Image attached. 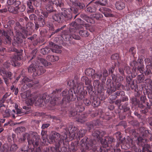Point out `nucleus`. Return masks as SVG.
Segmentation results:
<instances>
[{
  "label": "nucleus",
  "instance_id": "obj_31",
  "mask_svg": "<svg viewBox=\"0 0 152 152\" xmlns=\"http://www.w3.org/2000/svg\"><path fill=\"white\" fill-rule=\"evenodd\" d=\"M115 6L117 9L121 10L125 8V4L121 1H117L116 3Z\"/></svg>",
  "mask_w": 152,
  "mask_h": 152
},
{
  "label": "nucleus",
  "instance_id": "obj_21",
  "mask_svg": "<svg viewBox=\"0 0 152 152\" xmlns=\"http://www.w3.org/2000/svg\"><path fill=\"white\" fill-rule=\"evenodd\" d=\"M53 19L56 21L58 22H60L62 19H63V16L62 15L61 13H58L57 12H53Z\"/></svg>",
  "mask_w": 152,
  "mask_h": 152
},
{
  "label": "nucleus",
  "instance_id": "obj_14",
  "mask_svg": "<svg viewBox=\"0 0 152 152\" xmlns=\"http://www.w3.org/2000/svg\"><path fill=\"white\" fill-rule=\"evenodd\" d=\"M126 142L129 147H131L132 149L135 152H139V150L135 146L134 142L130 137H127ZM140 152L141 151H140Z\"/></svg>",
  "mask_w": 152,
  "mask_h": 152
},
{
  "label": "nucleus",
  "instance_id": "obj_51",
  "mask_svg": "<svg viewBox=\"0 0 152 152\" xmlns=\"http://www.w3.org/2000/svg\"><path fill=\"white\" fill-rule=\"evenodd\" d=\"M69 148L70 149V151L74 152L76 151L77 149V145L72 143L71 144Z\"/></svg>",
  "mask_w": 152,
  "mask_h": 152
},
{
  "label": "nucleus",
  "instance_id": "obj_28",
  "mask_svg": "<svg viewBox=\"0 0 152 152\" xmlns=\"http://www.w3.org/2000/svg\"><path fill=\"white\" fill-rule=\"evenodd\" d=\"M37 64H38V65L40 63H41L45 66H48L50 65V63L48 62L45 59L39 58H37Z\"/></svg>",
  "mask_w": 152,
  "mask_h": 152
},
{
  "label": "nucleus",
  "instance_id": "obj_47",
  "mask_svg": "<svg viewBox=\"0 0 152 152\" xmlns=\"http://www.w3.org/2000/svg\"><path fill=\"white\" fill-rule=\"evenodd\" d=\"M108 1L107 0H98L95 3H98L102 6H105L107 4Z\"/></svg>",
  "mask_w": 152,
  "mask_h": 152
},
{
  "label": "nucleus",
  "instance_id": "obj_13",
  "mask_svg": "<svg viewBox=\"0 0 152 152\" xmlns=\"http://www.w3.org/2000/svg\"><path fill=\"white\" fill-rule=\"evenodd\" d=\"M35 24V28L37 29L39 27H42L45 24L44 18L42 15L39 16L38 20L34 22Z\"/></svg>",
  "mask_w": 152,
  "mask_h": 152
},
{
  "label": "nucleus",
  "instance_id": "obj_42",
  "mask_svg": "<svg viewBox=\"0 0 152 152\" xmlns=\"http://www.w3.org/2000/svg\"><path fill=\"white\" fill-rule=\"evenodd\" d=\"M51 50V48H49L48 47H46L44 48L41 49V53L44 55L46 54L49 53Z\"/></svg>",
  "mask_w": 152,
  "mask_h": 152
},
{
  "label": "nucleus",
  "instance_id": "obj_60",
  "mask_svg": "<svg viewBox=\"0 0 152 152\" xmlns=\"http://www.w3.org/2000/svg\"><path fill=\"white\" fill-rule=\"evenodd\" d=\"M132 79V75H128L126 78V82L128 83V85H130L131 83V81Z\"/></svg>",
  "mask_w": 152,
  "mask_h": 152
},
{
  "label": "nucleus",
  "instance_id": "obj_59",
  "mask_svg": "<svg viewBox=\"0 0 152 152\" xmlns=\"http://www.w3.org/2000/svg\"><path fill=\"white\" fill-rule=\"evenodd\" d=\"M137 78L138 81H139V82L140 83L142 82L143 81L144 79V77L143 75H138Z\"/></svg>",
  "mask_w": 152,
  "mask_h": 152
},
{
  "label": "nucleus",
  "instance_id": "obj_57",
  "mask_svg": "<svg viewBox=\"0 0 152 152\" xmlns=\"http://www.w3.org/2000/svg\"><path fill=\"white\" fill-rule=\"evenodd\" d=\"M20 57H19V59H20ZM17 60H19V59L18 58H17V57L15 56L14 57H13L12 61L14 62V64H12V65L13 66H17V64H18L17 61H16Z\"/></svg>",
  "mask_w": 152,
  "mask_h": 152
},
{
  "label": "nucleus",
  "instance_id": "obj_64",
  "mask_svg": "<svg viewBox=\"0 0 152 152\" xmlns=\"http://www.w3.org/2000/svg\"><path fill=\"white\" fill-rule=\"evenodd\" d=\"M22 82H24L25 83H29V82H31V80L29 79L28 77H24L22 79Z\"/></svg>",
  "mask_w": 152,
  "mask_h": 152
},
{
  "label": "nucleus",
  "instance_id": "obj_2",
  "mask_svg": "<svg viewBox=\"0 0 152 152\" xmlns=\"http://www.w3.org/2000/svg\"><path fill=\"white\" fill-rule=\"evenodd\" d=\"M105 134V131L95 130L92 134V135L94 138V140L90 141V143H87L88 138L87 137H84L80 142L82 152H85L89 149H94L98 140L101 138Z\"/></svg>",
  "mask_w": 152,
  "mask_h": 152
},
{
  "label": "nucleus",
  "instance_id": "obj_54",
  "mask_svg": "<svg viewBox=\"0 0 152 152\" xmlns=\"http://www.w3.org/2000/svg\"><path fill=\"white\" fill-rule=\"evenodd\" d=\"M57 98H54L50 102V106H53L56 104Z\"/></svg>",
  "mask_w": 152,
  "mask_h": 152
},
{
  "label": "nucleus",
  "instance_id": "obj_23",
  "mask_svg": "<svg viewBox=\"0 0 152 152\" xmlns=\"http://www.w3.org/2000/svg\"><path fill=\"white\" fill-rule=\"evenodd\" d=\"M97 6L96 3H92L91 5L87 7L86 10L90 12H95L96 11Z\"/></svg>",
  "mask_w": 152,
  "mask_h": 152
},
{
  "label": "nucleus",
  "instance_id": "obj_38",
  "mask_svg": "<svg viewBox=\"0 0 152 152\" xmlns=\"http://www.w3.org/2000/svg\"><path fill=\"white\" fill-rule=\"evenodd\" d=\"M52 1L53 4H55L57 7H61L63 6L62 0H53Z\"/></svg>",
  "mask_w": 152,
  "mask_h": 152
},
{
  "label": "nucleus",
  "instance_id": "obj_40",
  "mask_svg": "<svg viewBox=\"0 0 152 152\" xmlns=\"http://www.w3.org/2000/svg\"><path fill=\"white\" fill-rule=\"evenodd\" d=\"M6 109V108L4 110H2V108H0V110L2 111H3L2 113L4 117H8L10 116V110H5Z\"/></svg>",
  "mask_w": 152,
  "mask_h": 152
},
{
  "label": "nucleus",
  "instance_id": "obj_9",
  "mask_svg": "<svg viewBox=\"0 0 152 152\" xmlns=\"http://www.w3.org/2000/svg\"><path fill=\"white\" fill-rule=\"evenodd\" d=\"M50 99L52 100V97L51 96L50 97L47 94L45 93L38 98L36 102V104L37 105L40 106L44 102L45 103L48 102L50 100Z\"/></svg>",
  "mask_w": 152,
  "mask_h": 152
},
{
  "label": "nucleus",
  "instance_id": "obj_15",
  "mask_svg": "<svg viewBox=\"0 0 152 152\" xmlns=\"http://www.w3.org/2000/svg\"><path fill=\"white\" fill-rule=\"evenodd\" d=\"M45 72V69L42 66L38 65L37 64L34 72V76H39L43 74Z\"/></svg>",
  "mask_w": 152,
  "mask_h": 152
},
{
  "label": "nucleus",
  "instance_id": "obj_25",
  "mask_svg": "<svg viewBox=\"0 0 152 152\" xmlns=\"http://www.w3.org/2000/svg\"><path fill=\"white\" fill-rule=\"evenodd\" d=\"M80 100H78L75 104L76 106L75 109L78 112L82 111L84 109L83 107L82 106V103L79 101Z\"/></svg>",
  "mask_w": 152,
  "mask_h": 152
},
{
  "label": "nucleus",
  "instance_id": "obj_43",
  "mask_svg": "<svg viewBox=\"0 0 152 152\" xmlns=\"http://www.w3.org/2000/svg\"><path fill=\"white\" fill-rule=\"evenodd\" d=\"M81 80L83 82H84L86 85H89L90 84L91 81L86 77L83 76L81 78Z\"/></svg>",
  "mask_w": 152,
  "mask_h": 152
},
{
  "label": "nucleus",
  "instance_id": "obj_61",
  "mask_svg": "<svg viewBox=\"0 0 152 152\" xmlns=\"http://www.w3.org/2000/svg\"><path fill=\"white\" fill-rule=\"evenodd\" d=\"M0 74L3 76V77H6V72L4 70V69L3 68L0 69Z\"/></svg>",
  "mask_w": 152,
  "mask_h": 152
},
{
  "label": "nucleus",
  "instance_id": "obj_10",
  "mask_svg": "<svg viewBox=\"0 0 152 152\" xmlns=\"http://www.w3.org/2000/svg\"><path fill=\"white\" fill-rule=\"evenodd\" d=\"M3 35L5 37V43L10 44L11 42V38L10 36L13 35V32L11 29L9 28L6 31H3Z\"/></svg>",
  "mask_w": 152,
  "mask_h": 152
},
{
  "label": "nucleus",
  "instance_id": "obj_46",
  "mask_svg": "<svg viewBox=\"0 0 152 152\" xmlns=\"http://www.w3.org/2000/svg\"><path fill=\"white\" fill-rule=\"evenodd\" d=\"M8 11L14 14H17V9L16 7H15L12 6H10L8 8Z\"/></svg>",
  "mask_w": 152,
  "mask_h": 152
},
{
  "label": "nucleus",
  "instance_id": "obj_37",
  "mask_svg": "<svg viewBox=\"0 0 152 152\" xmlns=\"http://www.w3.org/2000/svg\"><path fill=\"white\" fill-rule=\"evenodd\" d=\"M60 146L58 145V146H57V148H56L54 147H49L48 148H47V150L46 151V152L48 151L51 152H55L56 151L57 152H61V151L59 150V147Z\"/></svg>",
  "mask_w": 152,
  "mask_h": 152
},
{
  "label": "nucleus",
  "instance_id": "obj_39",
  "mask_svg": "<svg viewBox=\"0 0 152 152\" xmlns=\"http://www.w3.org/2000/svg\"><path fill=\"white\" fill-rule=\"evenodd\" d=\"M29 135V134L27 133L23 134V137L19 139L18 141L19 143H20L24 142H25L27 137H28Z\"/></svg>",
  "mask_w": 152,
  "mask_h": 152
},
{
  "label": "nucleus",
  "instance_id": "obj_16",
  "mask_svg": "<svg viewBox=\"0 0 152 152\" xmlns=\"http://www.w3.org/2000/svg\"><path fill=\"white\" fill-rule=\"evenodd\" d=\"M50 45L52 52L56 53H61L62 52L61 50V47L56 45L52 42L50 43Z\"/></svg>",
  "mask_w": 152,
  "mask_h": 152
},
{
  "label": "nucleus",
  "instance_id": "obj_45",
  "mask_svg": "<svg viewBox=\"0 0 152 152\" xmlns=\"http://www.w3.org/2000/svg\"><path fill=\"white\" fill-rule=\"evenodd\" d=\"M16 9H17V13H18L19 12L24 11L26 9V7L24 5H21L18 7H16Z\"/></svg>",
  "mask_w": 152,
  "mask_h": 152
},
{
  "label": "nucleus",
  "instance_id": "obj_7",
  "mask_svg": "<svg viewBox=\"0 0 152 152\" xmlns=\"http://www.w3.org/2000/svg\"><path fill=\"white\" fill-rule=\"evenodd\" d=\"M115 139L112 137H105V138L101 140V143L103 145L102 147H99V150H97L99 152H106L107 149L104 148L107 147L108 145L111 144V143L114 142Z\"/></svg>",
  "mask_w": 152,
  "mask_h": 152
},
{
  "label": "nucleus",
  "instance_id": "obj_22",
  "mask_svg": "<svg viewBox=\"0 0 152 152\" xmlns=\"http://www.w3.org/2000/svg\"><path fill=\"white\" fill-rule=\"evenodd\" d=\"M53 4L52 0L49 1L46 6V10L50 13L56 12V10L53 9Z\"/></svg>",
  "mask_w": 152,
  "mask_h": 152
},
{
  "label": "nucleus",
  "instance_id": "obj_24",
  "mask_svg": "<svg viewBox=\"0 0 152 152\" xmlns=\"http://www.w3.org/2000/svg\"><path fill=\"white\" fill-rule=\"evenodd\" d=\"M114 94V96L112 95L110 96V99L113 100H115L118 96H124L125 95L124 92L122 91H117L115 92Z\"/></svg>",
  "mask_w": 152,
  "mask_h": 152
},
{
  "label": "nucleus",
  "instance_id": "obj_6",
  "mask_svg": "<svg viewBox=\"0 0 152 152\" xmlns=\"http://www.w3.org/2000/svg\"><path fill=\"white\" fill-rule=\"evenodd\" d=\"M65 130L67 133L69 132L71 137L73 138H80L83 137L86 132V130L83 129L78 130L77 128L73 127L71 125H70L68 129L66 128Z\"/></svg>",
  "mask_w": 152,
  "mask_h": 152
},
{
  "label": "nucleus",
  "instance_id": "obj_18",
  "mask_svg": "<svg viewBox=\"0 0 152 152\" xmlns=\"http://www.w3.org/2000/svg\"><path fill=\"white\" fill-rule=\"evenodd\" d=\"M16 37L14 39V42L12 43L13 45L15 46L16 44L17 46H19L20 44H21L23 42V40L21 39L23 37V36L21 34V35L18 36L16 34Z\"/></svg>",
  "mask_w": 152,
  "mask_h": 152
},
{
  "label": "nucleus",
  "instance_id": "obj_33",
  "mask_svg": "<svg viewBox=\"0 0 152 152\" xmlns=\"http://www.w3.org/2000/svg\"><path fill=\"white\" fill-rule=\"evenodd\" d=\"M46 58L49 61L52 62L58 61L59 59L58 56L50 55L47 56Z\"/></svg>",
  "mask_w": 152,
  "mask_h": 152
},
{
  "label": "nucleus",
  "instance_id": "obj_41",
  "mask_svg": "<svg viewBox=\"0 0 152 152\" xmlns=\"http://www.w3.org/2000/svg\"><path fill=\"white\" fill-rule=\"evenodd\" d=\"M128 104V103L126 102L124 104V105L122 106H120L118 107L121 110H124V112H126L130 109L129 107L127 106Z\"/></svg>",
  "mask_w": 152,
  "mask_h": 152
},
{
  "label": "nucleus",
  "instance_id": "obj_34",
  "mask_svg": "<svg viewBox=\"0 0 152 152\" xmlns=\"http://www.w3.org/2000/svg\"><path fill=\"white\" fill-rule=\"evenodd\" d=\"M33 1L32 0H28L27 1V5L30 9V10H28L27 12L28 13H32L34 11L33 7L32 5V1Z\"/></svg>",
  "mask_w": 152,
  "mask_h": 152
},
{
  "label": "nucleus",
  "instance_id": "obj_49",
  "mask_svg": "<svg viewBox=\"0 0 152 152\" xmlns=\"http://www.w3.org/2000/svg\"><path fill=\"white\" fill-rule=\"evenodd\" d=\"M92 17L97 20H99L103 17V15L99 13H96L92 15Z\"/></svg>",
  "mask_w": 152,
  "mask_h": 152
},
{
  "label": "nucleus",
  "instance_id": "obj_27",
  "mask_svg": "<svg viewBox=\"0 0 152 152\" xmlns=\"http://www.w3.org/2000/svg\"><path fill=\"white\" fill-rule=\"evenodd\" d=\"M78 82V79L77 77H75L73 80H70L68 81L67 84L68 85L70 86H73L74 87L75 85H76Z\"/></svg>",
  "mask_w": 152,
  "mask_h": 152
},
{
  "label": "nucleus",
  "instance_id": "obj_62",
  "mask_svg": "<svg viewBox=\"0 0 152 152\" xmlns=\"http://www.w3.org/2000/svg\"><path fill=\"white\" fill-rule=\"evenodd\" d=\"M111 58L112 60H117L119 58L118 55L117 53L113 54L111 56Z\"/></svg>",
  "mask_w": 152,
  "mask_h": 152
},
{
  "label": "nucleus",
  "instance_id": "obj_30",
  "mask_svg": "<svg viewBox=\"0 0 152 152\" xmlns=\"http://www.w3.org/2000/svg\"><path fill=\"white\" fill-rule=\"evenodd\" d=\"M8 96L7 94H5L3 96V98L0 101V108H2V110H4L6 108V107L3 103L4 102Z\"/></svg>",
  "mask_w": 152,
  "mask_h": 152
},
{
  "label": "nucleus",
  "instance_id": "obj_36",
  "mask_svg": "<svg viewBox=\"0 0 152 152\" xmlns=\"http://www.w3.org/2000/svg\"><path fill=\"white\" fill-rule=\"evenodd\" d=\"M37 64H36V65H34V64H32L29 66L28 68V72L29 73H32L33 72V75L34 76V72L36 69V67Z\"/></svg>",
  "mask_w": 152,
  "mask_h": 152
},
{
  "label": "nucleus",
  "instance_id": "obj_44",
  "mask_svg": "<svg viewBox=\"0 0 152 152\" xmlns=\"http://www.w3.org/2000/svg\"><path fill=\"white\" fill-rule=\"evenodd\" d=\"M34 26V24L31 22L28 23L26 25V28L27 31H30L32 29V28Z\"/></svg>",
  "mask_w": 152,
  "mask_h": 152
},
{
  "label": "nucleus",
  "instance_id": "obj_19",
  "mask_svg": "<svg viewBox=\"0 0 152 152\" xmlns=\"http://www.w3.org/2000/svg\"><path fill=\"white\" fill-rule=\"evenodd\" d=\"M85 73L87 75L91 77L93 79L96 78L95 74V70L91 68L86 69L85 71Z\"/></svg>",
  "mask_w": 152,
  "mask_h": 152
},
{
  "label": "nucleus",
  "instance_id": "obj_50",
  "mask_svg": "<svg viewBox=\"0 0 152 152\" xmlns=\"http://www.w3.org/2000/svg\"><path fill=\"white\" fill-rule=\"evenodd\" d=\"M80 17L83 19L85 20L88 22H89L90 20V18L88 16L84 14H81Z\"/></svg>",
  "mask_w": 152,
  "mask_h": 152
},
{
  "label": "nucleus",
  "instance_id": "obj_53",
  "mask_svg": "<svg viewBox=\"0 0 152 152\" xmlns=\"http://www.w3.org/2000/svg\"><path fill=\"white\" fill-rule=\"evenodd\" d=\"M128 86L130 87L132 90H134L135 91H136L137 86L134 84V81H132V82L130 83V85H128Z\"/></svg>",
  "mask_w": 152,
  "mask_h": 152
},
{
  "label": "nucleus",
  "instance_id": "obj_12",
  "mask_svg": "<svg viewBox=\"0 0 152 152\" xmlns=\"http://www.w3.org/2000/svg\"><path fill=\"white\" fill-rule=\"evenodd\" d=\"M24 27L21 26L20 23L17 22L14 27V30L16 34L18 36L21 35V33L20 31L26 33L25 30H24Z\"/></svg>",
  "mask_w": 152,
  "mask_h": 152
},
{
  "label": "nucleus",
  "instance_id": "obj_8",
  "mask_svg": "<svg viewBox=\"0 0 152 152\" xmlns=\"http://www.w3.org/2000/svg\"><path fill=\"white\" fill-rule=\"evenodd\" d=\"M32 135L34 137L32 139H29L27 138L28 144L29 145H32L34 147H36L39 144L40 140V137L36 132H33Z\"/></svg>",
  "mask_w": 152,
  "mask_h": 152
},
{
  "label": "nucleus",
  "instance_id": "obj_55",
  "mask_svg": "<svg viewBox=\"0 0 152 152\" xmlns=\"http://www.w3.org/2000/svg\"><path fill=\"white\" fill-rule=\"evenodd\" d=\"M75 5L78 6L80 9H83L85 7V5L83 3L77 2Z\"/></svg>",
  "mask_w": 152,
  "mask_h": 152
},
{
  "label": "nucleus",
  "instance_id": "obj_11",
  "mask_svg": "<svg viewBox=\"0 0 152 152\" xmlns=\"http://www.w3.org/2000/svg\"><path fill=\"white\" fill-rule=\"evenodd\" d=\"M61 14L65 20H69L72 18V15L71 13L70 9L63 8L62 9Z\"/></svg>",
  "mask_w": 152,
  "mask_h": 152
},
{
  "label": "nucleus",
  "instance_id": "obj_5",
  "mask_svg": "<svg viewBox=\"0 0 152 152\" xmlns=\"http://www.w3.org/2000/svg\"><path fill=\"white\" fill-rule=\"evenodd\" d=\"M64 133L61 136L60 134L54 132L52 133L49 137L48 143H53L54 142L58 143L59 146L64 145V142H66L68 140L66 130Z\"/></svg>",
  "mask_w": 152,
  "mask_h": 152
},
{
  "label": "nucleus",
  "instance_id": "obj_35",
  "mask_svg": "<svg viewBox=\"0 0 152 152\" xmlns=\"http://www.w3.org/2000/svg\"><path fill=\"white\" fill-rule=\"evenodd\" d=\"M79 34L83 37H86L89 36V34L86 29H81L79 31Z\"/></svg>",
  "mask_w": 152,
  "mask_h": 152
},
{
  "label": "nucleus",
  "instance_id": "obj_48",
  "mask_svg": "<svg viewBox=\"0 0 152 152\" xmlns=\"http://www.w3.org/2000/svg\"><path fill=\"white\" fill-rule=\"evenodd\" d=\"M71 11L73 12L74 14L76 15L75 17V18L80 13V12L78 9L77 8L71 7L70 8Z\"/></svg>",
  "mask_w": 152,
  "mask_h": 152
},
{
  "label": "nucleus",
  "instance_id": "obj_17",
  "mask_svg": "<svg viewBox=\"0 0 152 152\" xmlns=\"http://www.w3.org/2000/svg\"><path fill=\"white\" fill-rule=\"evenodd\" d=\"M130 100L131 101V103L133 105L136 106L137 105L138 107L141 109H143L145 108L144 105L142 104H140V101L139 99H137L136 97H133Z\"/></svg>",
  "mask_w": 152,
  "mask_h": 152
},
{
  "label": "nucleus",
  "instance_id": "obj_32",
  "mask_svg": "<svg viewBox=\"0 0 152 152\" xmlns=\"http://www.w3.org/2000/svg\"><path fill=\"white\" fill-rule=\"evenodd\" d=\"M104 11L103 13L106 17H112L113 15L111 14V10L109 8L105 7L104 8Z\"/></svg>",
  "mask_w": 152,
  "mask_h": 152
},
{
  "label": "nucleus",
  "instance_id": "obj_58",
  "mask_svg": "<svg viewBox=\"0 0 152 152\" xmlns=\"http://www.w3.org/2000/svg\"><path fill=\"white\" fill-rule=\"evenodd\" d=\"M18 148L17 145L15 144H13L11 146L10 151H15Z\"/></svg>",
  "mask_w": 152,
  "mask_h": 152
},
{
  "label": "nucleus",
  "instance_id": "obj_1",
  "mask_svg": "<svg viewBox=\"0 0 152 152\" xmlns=\"http://www.w3.org/2000/svg\"><path fill=\"white\" fill-rule=\"evenodd\" d=\"M83 83L81 82H78L72 88H70L69 91L65 90L62 93L63 96L62 101H64L69 102L70 101H74L75 99V97H74L73 93L75 94L80 95V97H78L77 96V100L82 99L84 96L83 95Z\"/></svg>",
  "mask_w": 152,
  "mask_h": 152
},
{
  "label": "nucleus",
  "instance_id": "obj_20",
  "mask_svg": "<svg viewBox=\"0 0 152 152\" xmlns=\"http://www.w3.org/2000/svg\"><path fill=\"white\" fill-rule=\"evenodd\" d=\"M47 131L42 130L41 132L42 139V143L48 145L49 142V140L48 139V135L47 134Z\"/></svg>",
  "mask_w": 152,
  "mask_h": 152
},
{
  "label": "nucleus",
  "instance_id": "obj_3",
  "mask_svg": "<svg viewBox=\"0 0 152 152\" xmlns=\"http://www.w3.org/2000/svg\"><path fill=\"white\" fill-rule=\"evenodd\" d=\"M140 131L141 132V135L137 138L136 143L138 145L142 147V152H152L150 150V146L149 145L147 144L148 140L147 137L150 134L148 130L145 129L143 127L140 128Z\"/></svg>",
  "mask_w": 152,
  "mask_h": 152
},
{
  "label": "nucleus",
  "instance_id": "obj_4",
  "mask_svg": "<svg viewBox=\"0 0 152 152\" xmlns=\"http://www.w3.org/2000/svg\"><path fill=\"white\" fill-rule=\"evenodd\" d=\"M69 32L64 31L61 35L62 38L66 41H70L72 37L74 39L77 40H80V37L78 35L74 34L75 33L77 29L78 28L79 25L77 23L73 22L69 24Z\"/></svg>",
  "mask_w": 152,
  "mask_h": 152
},
{
  "label": "nucleus",
  "instance_id": "obj_26",
  "mask_svg": "<svg viewBox=\"0 0 152 152\" xmlns=\"http://www.w3.org/2000/svg\"><path fill=\"white\" fill-rule=\"evenodd\" d=\"M78 112L77 110L76 111L75 110L72 111L70 112V116H75L76 118H78V121H80V120L83 119V118L84 117V115H83V116H81V117L79 116V114H78Z\"/></svg>",
  "mask_w": 152,
  "mask_h": 152
},
{
  "label": "nucleus",
  "instance_id": "obj_56",
  "mask_svg": "<svg viewBox=\"0 0 152 152\" xmlns=\"http://www.w3.org/2000/svg\"><path fill=\"white\" fill-rule=\"evenodd\" d=\"M140 100L141 103L140 104L145 103V102L147 100L146 97L145 95H142L140 97Z\"/></svg>",
  "mask_w": 152,
  "mask_h": 152
},
{
  "label": "nucleus",
  "instance_id": "obj_29",
  "mask_svg": "<svg viewBox=\"0 0 152 152\" xmlns=\"http://www.w3.org/2000/svg\"><path fill=\"white\" fill-rule=\"evenodd\" d=\"M116 88L115 86L112 85V86L111 84L110 85V86H109V84H108L107 89V92L109 94L115 92L116 90Z\"/></svg>",
  "mask_w": 152,
  "mask_h": 152
},
{
  "label": "nucleus",
  "instance_id": "obj_63",
  "mask_svg": "<svg viewBox=\"0 0 152 152\" xmlns=\"http://www.w3.org/2000/svg\"><path fill=\"white\" fill-rule=\"evenodd\" d=\"M102 76L106 78L108 76V73L107 71L105 69H104L102 71Z\"/></svg>",
  "mask_w": 152,
  "mask_h": 152
},
{
  "label": "nucleus",
  "instance_id": "obj_52",
  "mask_svg": "<svg viewBox=\"0 0 152 152\" xmlns=\"http://www.w3.org/2000/svg\"><path fill=\"white\" fill-rule=\"evenodd\" d=\"M100 82L99 80H95L93 83V85L94 88L97 89L99 88Z\"/></svg>",
  "mask_w": 152,
  "mask_h": 152
}]
</instances>
